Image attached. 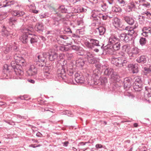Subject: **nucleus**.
I'll list each match as a JSON object with an SVG mask.
<instances>
[{
	"label": "nucleus",
	"mask_w": 151,
	"mask_h": 151,
	"mask_svg": "<svg viewBox=\"0 0 151 151\" xmlns=\"http://www.w3.org/2000/svg\"><path fill=\"white\" fill-rule=\"evenodd\" d=\"M127 62L126 60L123 57L112 58L111 61L112 63L119 67H122L126 65Z\"/></svg>",
	"instance_id": "f257e3e1"
},
{
	"label": "nucleus",
	"mask_w": 151,
	"mask_h": 151,
	"mask_svg": "<svg viewBox=\"0 0 151 151\" xmlns=\"http://www.w3.org/2000/svg\"><path fill=\"white\" fill-rule=\"evenodd\" d=\"M84 44L87 48L91 49L93 48L94 46H100L98 40L89 38L85 41Z\"/></svg>",
	"instance_id": "f03ea898"
},
{
	"label": "nucleus",
	"mask_w": 151,
	"mask_h": 151,
	"mask_svg": "<svg viewBox=\"0 0 151 151\" xmlns=\"http://www.w3.org/2000/svg\"><path fill=\"white\" fill-rule=\"evenodd\" d=\"M33 31V29H26L23 35L20 37V39L22 42L24 44H26L29 40V37L30 35H32L31 33Z\"/></svg>",
	"instance_id": "7ed1b4c3"
},
{
	"label": "nucleus",
	"mask_w": 151,
	"mask_h": 151,
	"mask_svg": "<svg viewBox=\"0 0 151 151\" xmlns=\"http://www.w3.org/2000/svg\"><path fill=\"white\" fill-rule=\"evenodd\" d=\"M135 80L133 83V88L136 91H140L142 90V80L140 77H135Z\"/></svg>",
	"instance_id": "20e7f679"
},
{
	"label": "nucleus",
	"mask_w": 151,
	"mask_h": 151,
	"mask_svg": "<svg viewBox=\"0 0 151 151\" xmlns=\"http://www.w3.org/2000/svg\"><path fill=\"white\" fill-rule=\"evenodd\" d=\"M47 56V54L46 52H44L42 54L38 55V61L37 62V64L39 66H43L45 64V61Z\"/></svg>",
	"instance_id": "39448f33"
},
{
	"label": "nucleus",
	"mask_w": 151,
	"mask_h": 151,
	"mask_svg": "<svg viewBox=\"0 0 151 151\" xmlns=\"http://www.w3.org/2000/svg\"><path fill=\"white\" fill-rule=\"evenodd\" d=\"M145 90L144 92V96L145 99L149 103H151V89L146 87Z\"/></svg>",
	"instance_id": "423d86ee"
},
{
	"label": "nucleus",
	"mask_w": 151,
	"mask_h": 151,
	"mask_svg": "<svg viewBox=\"0 0 151 151\" xmlns=\"http://www.w3.org/2000/svg\"><path fill=\"white\" fill-rule=\"evenodd\" d=\"M119 37L120 41H124L125 42H128L132 38L131 36L127 33H122L120 34Z\"/></svg>",
	"instance_id": "0eeeda50"
},
{
	"label": "nucleus",
	"mask_w": 151,
	"mask_h": 151,
	"mask_svg": "<svg viewBox=\"0 0 151 151\" xmlns=\"http://www.w3.org/2000/svg\"><path fill=\"white\" fill-rule=\"evenodd\" d=\"M75 79L78 83H82L85 82V79L83 76L78 73H76L75 75Z\"/></svg>",
	"instance_id": "6e6552de"
},
{
	"label": "nucleus",
	"mask_w": 151,
	"mask_h": 151,
	"mask_svg": "<svg viewBox=\"0 0 151 151\" xmlns=\"http://www.w3.org/2000/svg\"><path fill=\"white\" fill-rule=\"evenodd\" d=\"M64 66L60 65L58 68L57 73L59 77H60L64 79V77L65 76V69L63 67Z\"/></svg>",
	"instance_id": "1a4fd4ad"
},
{
	"label": "nucleus",
	"mask_w": 151,
	"mask_h": 151,
	"mask_svg": "<svg viewBox=\"0 0 151 151\" xmlns=\"http://www.w3.org/2000/svg\"><path fill=\"white\" fill-rule=\"evenodd\" d=\"M86 57L89 63L93 64L95 63V58L94 56L92 53L89 52H87L86 54Z\"/></svg>",
	"instance_id": "9d476101"
},
{
	"label": "nucleus",
	"mask_w": 151,
	"mask_h": 151,
	"mask_svg": "<svg viewBox=\"0 0 151 151\" xmlns=\"http://www.w3.org/2000/svg\"><path fill=\"white\" fill-rule=\"evenodd\" d=\"M27 72L29 76L35 75L37 73V69L34 65H31L27 71Z\"/></svg>",
	"instance_id": "9b49d317"
},
{
	"label": "nucleus",
	"mask_w": 151,
	"mask_h": 151,
	"mask_svg": "<svg viewBox=\"0 0 151 151\" xmlns=\"http://www.w3.org/2000/svg\"><path fill=\"white\" fill-rule=\"evenodd\" d=\"M124 88L127 90L131 86L132 79L130 78H126L124 79Z\"/></svg>",
	"instance_id": "f8f14e48"
},
{
	"label": "nucleus",
	"mask_w": 151,
	"mask_h": 151,
	"mask_svg": "<svg viewBox=\"0 0 151 151\" xmlns=\"http://www.w3.org/2000/svg\"><path fill=\"white\" fill-rule=\"evenodd\" d=\"M124 19L129 25H132L133 24H134V25H135L136 23H137L136 21H135L133 18L128 16L124 17Z\"/></svg>",
	"instance_id": "ddd939ff"
},
{
	"label": "nucleus",
	"mask_w": 151,
	"mask_h": 151,
	"mask_svg": "<svg viewBox=\"0 0 151 151\" xmlns=\"http://www.w3.org/2000/svg\"><path fill=\"white\" fill-rule=\"evenodd\" d=\"M128 8L130 10H132L133 9L138 8L140 9L139 7V5L138 1H132L130 2L129 5L127 6Z\"/></svg>",
	"instance_id": "4468645a"
},
{
	"label": "nucleus",
	"mask_w": 151,
	"mask_h": 151,
	"mask_svg": "<svg viewBox=\"0 0 151 151\" xmlns=\"http://www.w3.org/2000/svg\"><path fill=\"white\" fill-rule=\"evenodd\" d=\"M138 26V23H135V25L132 27V29L128 32L127 34L132 37H135L137 35V33L134 31V29L137 28Z\"/></svg>",
	"instance_id": "2eb2a0df"
},
{
	"label": "nucleus",
	"mask_w": 151,
	"mask_h": 151,
	"mask_svg": "<svg viewBox=\"0 0 151 151\" xmlns=\"http://www.w3.org/2000/svg\"><path fill=\"white\" fill-rule=\"evenodd\" d=\"M73 12L75 13H84L86 12L87 10L84 9L81 6L73 8L71 9Z\"/></svg>",
	"instance_id": "dca6fc26"
},
{
	"label": "nucleus",
	"mask_w": 151,
	"mask_h": 151,
	"mask_svg": "<svg viewBox=\"0 0 151 151\" xmlns=\"http://www.w3.org/2000/svg\"><path fill=\"white\" fill-rule=\"evenodd\" d=\"M71 9L70 7H65L64 6H62L60 7L59 11L63 13H70L71 12Z\"/></svg>",
	"instance_id": "f3484780"
},
{
	"label": "nucleus",
	"mask_w": 151,
	"mask_h": 151,
	"mask_svg": "<svg viewBox=\"0 0 151 151\" xmlns=\"http://www.w3.org/2000/svg\"><path fill=\"white\" fill-rule=\"evenodd\" d=\"M119 40L120 39H119L116 35L112 34L109 38V42L111 44H113L119 41Z\"/></svg>",
	"instance_id": "a211bd4d"
},
{
	"label": "nucleus",
	"mask_w": 151,
	"mask_h": 151,
	"mask_svg": "<svg viewBox=\"0 0 151 151\" xmlns=\"http://www.w3.org/2000/svg\"><path fill=\"white\" fill-rule=\"evenodd\" d=\"M127 67L132 70L133 73H137L138 72L137 65V64L133 65L130 64L128 65Z\"/></svg>",
	"instance_id": "6ab92c4d"
},
{
	"label": "nucleus",
	"mask_w": 151,
	"mask_h": 151,
	"mask_svg": "<svg viewBox=\"0 0 151 151\" xmlns=\"http://www.w3.org/2000/svg\"><path fill=\"white\" fill-rule=\"evenodd\" d=\"M57 15L59 18L56 16H52L51 19L52 20V23L54 25H57L58 24L59 21L60 20V18L61 17V14L59 13L57 14Z\"/></svg>",
	"instance_id": "aec40b11"
},
{
	"label": "nucleus",
	"mask_w": 151,
	"mask_h": 151,
	"mask_svg": "<svg viewBox=\"0 0 151 151\" xmlns=\"http://www.w3.org/2000/svg\"><path fill=\"white\" fill-rule=\"evenodd\" d=\"M112 23L116 28L120 27L121 24L120 19L117 17H114L113 19Z\"/></svg>",
	"instance_id": "412c9836"
},
{
	"label": "nucleus",
	"mask_w": 151,
	"mask_h": 151,
	"mask_svg": "<svg viewBox=\"0 0 151 151\" xmlns=\"http://www.w3.org/2000/svg\"><path fill=\"white\" fill-rule=\"evenodd\" d=\"M99 16V12L94 11L92 12V14L91 17V18L93 21H97L98 22L100 21L98 16Z\"/></svg>",
	"instance_id": "4be33fe9"
},
{
	"label": "nucleus",
	"mask_w": 151,
	"mask_h": 151,
	"mask_svg": "<svg viewBox=\"0 0 151 151\" xmlns=\"http://www.w3.org/2000/svg\"><path fill=\"white\" fill-rule=\"evenodd\" d=\"M86 62V61L84 60L83 59L79 58L76 60V64L78 66L81 67L85 65Z\"/></svg>",
	"instance_id": "5701e85b"
},
{
	"label": "nucleus",
	"mask_w": 151,
	"mask_h": 151,
	"mask_svg": "<svg viewBox=\"0 0 151 151\" xmlns=\"http://www.w3.org/2000/svg\"><path fill=\"white\" fill-rule=\"evenodd\" d=\"M141 14L144 16H140L143 19V20L144 19V17H146L147 18H151V13L148 11H141Z\"/></svg>",
	"instance_id": "b1692460"
},
{
	"label": "nucleus",
	"mask_w": 151,
	"mask_h": 151,
	"mask_svg": "<svg viewBox=\"0 0 151 151\" xmlns=\"http://www.w3.org/2000/svg\"><path fill=\"white\" fill-rule=\"evenodd\" d=\"M35 28L37 31L40 32L43 31L44 28L42 23H38L35 25Z\"/></svg>",
	"instance_id": "393cba45"
},
{
	"label": "nucleus",
	"mask_w": 151,
	"mask_h": 151,
	"mask_svg": "<svg viewBox=\"0 0 151 151\" xmlns=\"http://www.w3.org/2000/svg\"><path fill=\"white\" fill-rule=\"evenodd\" d=\"M114 73L113 69L111 68H106L104 72V74L108 76H110L111 77Z\"/></svg>",
	"instance_id": "a878e982"
},
{
	"label": "nucleus",
	"mask_w": 151,
	"mask_h": 151,
	"mask_svg": "<svg viewBox=\"0 0 151 151\" xmlns=\"http://www.w3.org/2000/svg\"><path fill=\"white\" fill-rule=\"evenodd\" d=\"M136 61L138 63L144 64L146 62L147 60L145 57L144 55H142L138 57Z\"/></svg>",
	"instance_id": "bb28decb"
},
{
	"label": "nucleus",
	"mask_w": 151,
	"mask_h": 151,
	"mask_svg": "<svg viewBox=\"0 0 151 151\" xmlns=\"http://www.w3.org/2000/svg\"><path fill=\"white\" fill-rule=\"evenodd\" d=\"M20 67L14 68V72L16 75L18 76H22L23 75L24 73L23 71L22 70Z\"/></svg>",
	"instance_id": "cd10ccee"
},
{
	"label": "nucleus",
	"mask_w": 151,
	"mask_h": 151,
	"mask_svg": "<svg viewBox=\"0 0 151 151\" xmlns=\"http://www.w3.org/2000/svg\"><path fill=\"white\" fill-rule=\"evenodd\" d=\"M58 57L57 53L55 52H51V54H49V59L51 61H52Z\"/></svg>",
	"instance_id": "c85d7f7f"
},
{
	"label": "nucleus",
	"mask_w": 151,
	"mask_h": 151,
	"mask_svg": "<svg viewBox=\"0 0 151 151\" xmlns=\"http://www.w3.org/2000/svg\"><path fill=\"white\" fill-rule=\"evenodd\" d=\"M30 36H32V37L29 36V40H30V42L31 44H33L37 42V38L36 36L32 34V35H30Z\"/></svg>",
	"instance_id": "c756f323"
},
{
	"label": "nucleus",
	"mask_w": 151,
	"mask_h": 151,
	"mask_svg": "<svg viewBox=\"0 0 151 151\" xmlns=\"http://www.w3.org/2000/svg\"><path fill=\"white\" fill-rule=\"evenodd\" d=\"M139 51V50L137 48L134 47L132 49L131 53H128V54L129 56H133L134 55L138 54Z\"/></svg>",
	"instance_id": "7c9ffc66"
},
{
	"label": "nucleus",
	"mask_w": 151,
	"mask_h": 151,
	"mask_svg": "<svg viewBox=\"0 0 151 151\" xmlns=\"http://www.w3.org/2000/svg\"><path fill=\"white\" fill-rule=\"evenodd\" d=\"M111 78L115 81L118 82L120 80V77L116 73L114 72L111 76Z\"/></svg>",
	"instance_id": "2f4dec72"
},
{
	"label": "nucleus",
	"mask_w": 151,
	"mask_h": 151,
	"mask_svg": "<svg viewBox=\"0 0 151 151\" xmlns=\"http://www.w3.org/2000/svg\"><path fill=\"white\" fill-rule=\"evenodd\" d=\"M17 63L19 65H20V66H19V67L20 68H22V66H24L26 64L25 60L22 57L19 61H17Z\"/></svg>",
	"instance_id": "473e14b6"
},
{
	"label": "nucleus",
	"mask_w": 151,
	"mask_h": 151,
	"mask_svg": "<svg viewBox=\"0 0 151 151\" xmlns=\"http://www.w3.org/2000/svg\"><path fill=\"white\" fill-rule=\"evenodd\" d=\"M68 39V37L65 35H60L58 37V40H60L64 42H65L66 40Z\"/></svg>",
	"instance_id": "72a5a7b5"
},
{
	"label": "nucleus",
	"mask_w": 151,
	"mask_h": 151,
	"mask_svg": "<svg viewBox=\"0 0 151 151\" xmlns=\"http://www.w3.org/2000/svg\"><path fill=\"white\" fill-rule=\"evenodd\" d=\"M130 49V47L129 45L128 44L124 45L122 47V49L123 51L126 52L128 53L129 50Z\"/></svg>",
	"instance_id": "f704fd0d"
},
{
	"label": "nucleus",
	"mask_w": 151,
	"mask_h": 151,
	"mask_svg": "<svg viewBox=\"0 0 151 151\" xmlns=\"http://www.w3.org/2000/svg\"><path fill=\"white\" fill-rule=\"evenodd\" d=\"M96 29L99 31L100 35H103L105 32V28L102 27H100L98 28H97Z\"/></svg>",
	"instance_id": "c9c22d12"
},
{
	"label": "nucleus",
	"mask_w": 151,
	"mask_h": 151,
	"mask_svg": "<svg viewBox=\"0 0 151 151\" xmlns=\"http://www.w3.org/2000/svg\"><path fill=\"white\" fill-rule=\"evenodd\" d=\"M112 47L115 50H118L120 47V43L119 41L116 42L113 45Z\"/></svg>",
	"instance_id": "e433bc0d"
},
{
	"label": "nucleus",
	"mask_w": 151,
	"mask_h": 151,
	"mask_svg": "<svg viewBox=\"0 0 151 151\" xmlns=\"http://www.w3.org/2000/svg\"><path fill=\"white\" fill-rule=\"evenodd\" d=\"M11 64L12 67L13 68L14 70V68H19V65L16 60L12 61L11 62Z\"/></svg>",
	"instance_id": "4c0bfd02"
},
{
	"label": "nucleus",
	"mask_w": 151,
	"mask_h": 151,
	"mask_svg": "<svg viewBox=\"0 0 151 151\" xmlns=\"http://www.w3.org/2000/svg\"><path fill=\"white\" fill-rule=\"evenodd\" d=\"M17 22V19L15 18L10 17L9 19V22L10 24L14 25Z\"/></svg>",
	"instance_id": "58836bf2"
},
{
	"label": "nucleus",
	"mask_w": 151,
	"mask_h": 151,
	"mask_svg": "<svg viewBox=\"0 0 151 151\" xmlns=\"http://www.w3.org/2000/svg\"><path fill=\"white\" fill-rule=\"evenodd\" d=\"M13 47L12 45L10 44H8L6 46L5 49L4 50V52L5 53H7L9 52V51L12 50Z\"/></svg>",
	"instance_id": "ea45409f"
},
{
	"label": "nucleus",
	"mask_w": 151,
	"mask_h": 151,
	"mask_svg": "<svg viewBox=\"0 0 151 151\" xmlns=\"http://www.w3.org/2000/svg\"><path fill=\"white\" fill-rule=\"evenodd\" d=\"M65 55L68 60H70L74 57L73 54L70 51L66 53Z\"/></svg>",
	"instance_id": "a19ab883"
},
{
	"label": "nucleus",
	"mask_w": 151,
	"mask_h": 151,
	"mask_svg": "<svg viewBox=\"0 0 151 151\" xmlns=\"http://www.w3.org/2000/svg\"><path fill=\"white\" fill-rule=\"evenodd\" d=\"M112 10L115 12H122V9L119 7H112Z\"/></svg>",
	"instance_id": "79ce46f5"
},
{
	"label": "nucleus",
	"mask_w": 151,
	"mask_h": 151,
	"mask_svg": "<svg viewBox=\"0 0 151 151\" xmlns=\"http://www.w3.org/2000/svg\"><path fill=\"white\" fill-rule=\"evenodd\" d=\"M145 73H151V64L150 65L149 67H145L144 68Z\"/></svg>",
	"instance_id": "37998d69"
},
{
	"label": "nucleus",
	"mask_w": 151,
	"mask_h": 151,
	"mask_svg": "<svg viewBox=\"0 0 151 151\" xmlns=\"http://www.w3.org/2000/svg\"><path fill=\"white\" fill-rule=\"evenodd\" d=\"M14 59L17 62L21 59L22 57L20 54L15 53L14 54Z\"/></svg>",
	"instance_id": "c03bdc74"
},
{
	"label": "nucleus",
	"mask_w": 151,
	"mask_h": 151,
	"mask_svg": "<svg viewBox=\"0 0 151 151\" xmlns=\"http://www.w3.org/2000/svg\"><path fill=\"white\" fill-rule=\"evenodd\" d=\"M30 3L29 5V7L30 9H36L35 6V2L37 3L35 1H32V2H29Z\"/></svg>",
	"instance_id": "a18cd8bd"
},
{
	"label": "nucleus",
	"mask_w": 151,
	"mask_h": 151,
	"mask_svg": "<svg viewBox=\"0 0 151 151\" xmlns=\"http://www.w3.org/2000/svg\"><path fill=\"white\" fill-rule=\"evenodd\" d=\"M99 18L101 19L102 18L104 20H106L107 18V16L105 14H100L99 12V16H98Z\"/></svg>",
	"instance_id": "49530a36"
},
{
	"label": "nucleus",
	"mask_w": 151,
	"mask_h": 151,
	"mask_svg": "<svg viewBox=\"0 0 151 151\" xmlns=\"http://www.w3.org/2000/svg\"><path fill=\"white\" fill-rule=\"evenodd\" d=\"M114 50H114V49H113V48L112 47L111 48H108L107 49V53L109 54L110 55H113L114 54Z\"/></svg>",
	"instance_id": "de8ad7c7"
},
{
	"label": "nucleus",
	"mask_w": 151,
	"mask_h": 151,
	"mask_svg": "<svg viewBox=\"0 0 151 151\" xmlns=\"http://www.w3.org/2000/svg\"><path fill=\"white\" fill-rule=\"evenodd\" d=\"M146 40L145 38L142 37L139 40V43L142 46H143L146 43Z\"/></svg>",
	"instance_id": "09e8293b"
},
{
	"label": "nucleus",
	"mask_w": 151,
	"mask_h": 151,
	"mask_svg": "<svg viewBox=\"0 0 151 151\" xmlns=\"http://www.w3.org/2000/svg\"><path fill=\"white\" fill-rule=\"evenodd\" d=\"M15 12H16V16L18 17H22L25 14V13L23 11L16 10Z\"/></svg>",
	"instance_id": "8fccbe9b"
},
{
	"label": "nucleus",
	"mask_w": 151,
	"mask_h": 151,
	"mask_svg": "<svg viewBox=\"0 0 151 151\" xmlns=\"http://www.w3.org/2000/svg\"><path fill=\"white\" fill-rule=\"evenodd\" d=\"M2 4V5H1V7H6L7 6H11L12 5L6 0L3 2V4Z\"/></svg>",
	"instance_id": "3c124183"
},
{
	"label": "nucleus",
	"mask_w": 151,
	"mask_h": 151,
	"mask_svg": "<svg viewBox=\"0 0 151 151\" xmlns=\"http://www.w3.org/2000/svg\"><path fill=\"white\" fill-rule=\"evenodd\" d=\"M99 80V81L101 82L100 83L101 84H103L107 82V79L105 77L101 78Z\"/></svg>",
	"instance_id": "603ef678"
},
{
	"label": "nucleus",
	"mask_w": 151,
	"mask_h": 151,
	"mask_svg": "<svg viewBox=\"0 0 151 151\" xmlns=\"http://www.w3.org/2000/svg\"><path fill=\"white\" fill-rule=\"evenodd\" d=\"M72 32L71 29L68 27H66L64 29V33L70 34Z\"/></svg>",
	"instance_id": "864d4df0"
},
{
	"label": "nucleus",
	"mask_w": 151,
	"mask_h": 151,
	"mask_svg": "<svg viewBox=\"0 0 151 151\" xmlns=\"http://www.w3.org/2000/svg\"><path fill=\"white\" fill-rule=\"evenodd\" d=\"M142 32H151V28L150 27H144L142 29Z\"/></svg>",
	"instance_id": "5fc2aeb1"
},
{
	"label": "nucleus",
	"mask_w": 151,
	"mask_h": 151,
	"mask_svg": "<svg viewBox=\"0 0 151 151\" xmlns=\"http://www.w3.org/2000/svg\"><path fill=\"white\" fill-rule=\"evenodd\" d=\"M63 114L65 115H67L69 116H72L73 115L72 113L71 112L68 110H65V111L63 112Z\"/></svg>",
	"instance_id": "6e6d98bb"
},
{
	"label": "nucleus",
	"mask_w": 151,
	"mask_h": 151,
	"mask_svg": "<svg viewBox=\"0 0 151 151\" xmlns=\"http://www.w3.org/2000/svg\"><path fill=\"white\" fill-rule=\"evenodd\" d=\"M150 34H151V32H143L142 33V36L145 37H148Z\"/></svg>",
	"instance_id": "4d7b16f0"
},
{
	"label": "nucleus",
	"mask_w": 151,
	"mask_h": 151,
	"mask_svg": "<svg viewBox=\"0 0 151 151\" xmlns=\"http://www.w3.org/2000/svg\"><path fill=\"white\" fill-rule=\"evenodd\" d=\"M117 1L121 6H123L126 4V2L124 0H117Z\"/></svg>",
	"instance_id": "13d9d810"
},
{
	"label": "nucleus",
	"mask_w": 151,
	"mask_h": 151,
	"mask_svg": "<svg viewBox=\"0 0 151 151\" xmlns=\"http://www.w3.org/2000/svg\"><path fill=\"white\" fill-rule=\"evenodd\" d=\"M72 49L74 50H79L81 48L78 46H76L73 45L71 46Z\"/></svg>",
	"instance_id": "bf43d9fd"
},
{
	"label": "nucleus",
	"mask_w": 151,
	"mask_h": 151,
	"mask_svg": "<svg viewBox=\"0 0 151 151\" xmlns=\"http://www.w3.org/2000/svg\"><path fill=\"white\" fill-rule=\"evenodd\" d=\"M143 6L145 7H148L149 6H150V4L145 1L144 3H143V4H142L141 6Z\"/></svg>",
	"instance_id": "052dcab7"
},
{
	"label": "nucleus",
	"mask_w": 151,
	"mask_h": 151,
	"mask_svg": "<svg viewBox=\"0 0 151 151\" xmlns=\"http://www.w3.org/2000/svg\"><path fill=\"white\" fill-rule=\"evenodd\" d=\"M60 49V50L63 51H68L69 49L68 48L64 46H61Z\"/></svg>",
	"instance_id": "680f3d73"
},
{
	"label": "nucleus",
	"mask_w": 151,
	"mask_h": 151,
	"mask_svg": "<svg viewBox=\"0 0 151 151\" xmlns=\"http://www.w3.org/2000/svg\"><path fill=\"white\" fill-rule=\"evenodd\" d=\"M101 7L102 8V10L104 11H105L107 8L106 4H104L103 5H102Z\"/></svg>",
	"instance_id": "e2e57ef3"
},
{
	"label": "nucleus",
	"mask_w": 151,
	"mask_h": 151,
	"mask_svg": "<svg viewBox=\"0 0 151 151\" xmlns=\"http://www.w3.org/2000/svg\"><path fill=\"white\" fill-rule=\"evenodd\" d=\"M146 1L145 0H139L138 2L139 5V7H140V10L141 9V6L142 5V4L144 3V2H145Z\"/></svg>",
	"instance_id": "0e129e2a"
},
{
	"label": "nucleus",
	"mask_w": 151,
	"mask_h": 151,
	"mask_svg": "<svg viewBox=\"0 0 151 151\" xmlns=\"http://www.w3.org/2000/svg\"><path fill=\"white\" fill-rule=\"evenodd\" d=\"M68 2L73 3L76 2L78 1H80V0H66Z\"/></svg>",
	"instance_id": "69168bd1"
},
{
	"label": "nucleus",
	"mask_w": 151,
	"mask_h": 151,
	"mask_svg": "<svg viewBox=\"0 0 151 151\" xmlns=\"http://www.w3.org/2000/svg\"><path fill=\"white\" fill-rule=\"evenodd\" d=\"M132 28V27H131L129 26H128L127 27H126L125 28V29L128 31V32H129Z\"/></svg>",
	"instance_id": "338daca9"
},
{
	"label": "nucleus",
	"mask_w": 151,
	"mask_h": 151,
	"mask_svg": "<svg viewBox=\"0 0 151 151\" xmlns=\"http://www.w3.org/2000/svg\"><path fill=\"white\" fill-rule=\"evenodd\" d=\"M2 29L1 30V31L3 32H4L6 31V27L4 25L2 26Z\"/></svg>",
	"instance_id": "774afa93"
}]
</instances>
